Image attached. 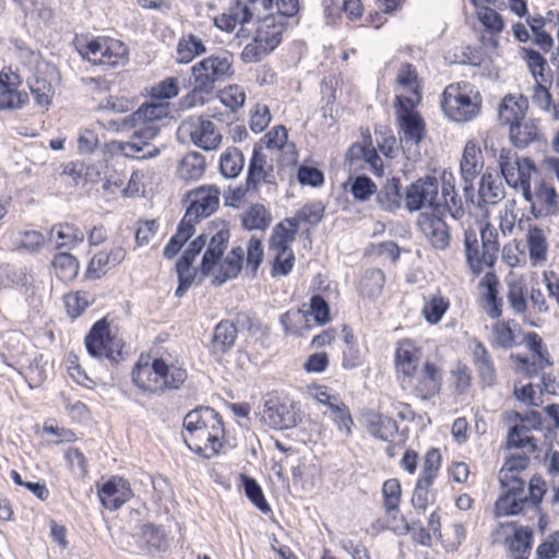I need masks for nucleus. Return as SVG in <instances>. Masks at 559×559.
Returning <instances> with one entry per match:
<instances>
[{
	"label": "nucleus",
	"instance_id": "1",
	"mask_svg": "<svg viewBox=\"0 0 559 559\" xmlns=\"http://www.w3.org/2000/svg\"><path fill=\"white\" fill-rule=\"evenodd\" d=\"M185 444L193 452L211 459L218 454L225 435L221 415L212 407H198L183 418Z\"/></svg>",
	"mask_w": 559,
	"mask_h": 559
},
{
	"label": "nucleus",
	"instance_id": "2",
	"mask_svg": "<svg viewBox=\"0 0 559 559\" xmlns=\"http://www.w3.org/2000/svg\"><path fill=\"white\" fill-rule=\"evenodd\" d=\"M234 56L228 50H221L190 68V76L185 87L189 92L182 99L186 107H194L205 103V96L211 95L216 84L225 82L234 75Z\"/></svg>",
	"mask_w": 559,
	"mask_h": 559
},
{
	"label": "nucleus",
	"instance_id": "3",
	"mask_svg": "<svg viewBox=\"0 0 559 559\" xmlns=\"http://www.w3.org/2000/svg\"><path fill=\"white\" fill-rule=\"evenodd\" d=\"M483 97L469 82L449 84L443 93L441 108L444 115L455 122H468L475 119L481 108Z\"/></svg>",
	"mask_w": 559,
	"mask_h": 559
},
{
	"label": "nucleus",
	"instance_id": "4",
	"mask_svg": "<svg viewBox=\"0 0 559 559\" xmlns=\"http://www.w3.org/2000/svg\"><path fill=\"white\" fill-rule=\"evenodd\" d=\"M504 489L495 503L493 514L496 518L516 515L532 507L537 508L546 492L544 479L534 475L528 484V491L525 486L513 484H500Z\"/></svg>",
	"mask_w": 559,
	"mask_h": 559
},
{
	"label": "nucleus",
	"instance_id": "5",
	"mask_svg": "<svg viewBox=\"0 0 559 559\" xmlns=\"http://www.w3.org/2000/svg\"><path fill=\"white\" fill-rule=\"evenodd\" d=\"M480 239L481 250L479 249L476 230H465L464 247L466 263L475 276L483 272L484 266L491 267L495 264L499 251L498 233L490 224L487 223L480 228Z\"/></svg>",
	"mask_w": 559,
	"mask_h": 559
},
{
	"label": "nucleus",
	"instance_id": "6",
	"mask_svg": "<svg viewBox=\"0 0 559 559\" xmlns=\"http://www.w3.org/2000/svg\"><path fill=\"white\" fill-rule=\"evenodd\" d=\"M498 167L506 183L528 195L533 175L537 174L535 163L528 157H520L512 147H501L498 155Z\"/></svg>",
	"mask_w": 559,
	"mask_h": 559
},
{
	"label": "nucleus",
	"instance_id": "7",
	"mask_svg": "<svg viewBox=\"0 0 559 559\" xmlns=\"http://www.w3.org/2000/svg\"><path fill=\"white\" fill-rule=\"evenodd\" d=\"M261 423L276 430L296 427L302 419L299 406L288 396L270 394L259 409Z\"/></svg>",
	"mask_w": 559,
	"mask_h": 559
},
{
	"label": "nucleus",
	"instance_id": "8",
	"mask_svg": "<svg viewBox=\"0 0 559 559\" xmlns=\"http://www.w3.org/2000/svg\"><path fill=\"white\" fill-rule=\"evenodd\" d=\"M87 353L95 358H106L111 364L117 365L124 359L122 352L123 342L121 338L112 335L109 323L106 319L97 321L84 340Z\"/></svg>",
	"mask_w": 559,
	"mask_h": 559
},
{
	"label": "nucleus",
	"instance_id": "9",
	"mask_svg": "<svg viewBox=\"0 0 559 559\" xmlns=\"http://www.w3.org/2000/svg\"><path fill=\"white\" fill-rule=\"evenodd\" d=\"M169 114L167 102L145 103L134 112L126 116L121 126L123 128H139L145 139H155L160 131L159 121Z\"/></svg>",
	"mask_w": 559,
	"mask_h": 559
},
{
	"label": "nucleus",
	"instance_id": "10",
	"mask_svg": "<svg viewBox=\"0 0 559 559\" xmlns=\"http://www.w3.org/2000/svg\"><path fill=\"white\" fill-rule=\"evenodd\" d=\"M443 371L431 361H425L420 369L404 380L401 385L409 389L412 393L423 401H428L439 394L442 386Z\"/></svg>",
	"mask_w": 559,
	"mask_h": 559
},
{
	"label": "nucleus",
	"instance_id": "11",
	"mask_svg": "<svg viewBox=\"0 0 559 559\" xmlns=\"http://www.w3.org/2000/svg\"><path fill=\"white\" fill-rule=\"evenodd\" d=\"M83 59L93 64L117 67L127 60L128 49L119 40L111 38H96L79 49Z\"/></svg>",
	"mask_w": 559,
	"mask_h": 559
},
{
	"label": "nucleus",
	"instance_id": "12",
	"mask_svg": "<svg viewBox=\"0 0 559 559\" xmlns=\"http://www.w3.org/2000/svg\"><path fill=\"white\" fill-rule=\"evenodd\" d=\"M492 544H503L513 557L526 556L531 552L533 530L528 526H516L514 522L499 523L491 533Z\"/></svg>",
	"mask_w": 559,
	"mask_h": 559
},
{
	"label": "nucleus",
	"instance_id": "13",
	"mask_svg": "<svg viewBox=\"0 0 559 559\" xmlns=\"http://www.w3.org/2000/svg\"><path fill=\"white\" fill-rule=\"evenodd\" d=\"M404 201L405 207L409 212H417L423 209L439 211L440 195L438 179L432 176L419 178L407 187Z\"/></svg>",
	"mask_w": 559,
	"mask_h": 559
},
{
	"label": "nucleus",
	"instance_id": "14",
	"mask_svg": "<svg viewBox=\"0 0 559 559\" xmlns=\"http://www.w3.org/2000/svg\"><path fill=\"white\" fill-rule=\"evenodd\" d=\"M179 132L204 151L216 150L222 143V134L216 126L207 119L189 118L181 123Z\"/></svg>",
	"mask_w": 559,
	"mask_h": 559
},
{
	"label": "nucleus",
	"instance_id": "15",
	"mask_svg": "<svg viewBox=\"0 0 559 559\" xmlns=\"http://www.w3.org/2000/svg\"><path fill=\"white\" fill-rule=\"evenodd\" d=\"M484 166L483 155L480 147L474 141H468L465 144L462 158L460 162L461 175L464 180V197L466 203L474 204V187L473 181L479 175Z\"/></svg>",
	"mask_w": 559,
	"mask_h": 559
},
{
	"label": "nucleus",
	"instance_id": "16",
	"mask_svg": "<svg viewBox=\"0 0 559 559\" xmlns=\"http://www.w3.org/2000/svg\"><path fill=\"white\" fill-rule=\"evenodd\" d=\"M190 205L185 217L197 224L201 218L213 214L219 204V190L216 187H200L189 193Z\"/></svg>",
	"mask_w": 559,
	"mask_h": 559
},
{
	"label": "nucleus",
	"instance_id": "17",
	"mask_svg": "<svg viewBox=\"0 0 559 559\" xmlns=\"http://www.w3.org/2000/svg\"><path fill=\"white\" fill-rule=\"evenodd\" d=\"M152 140L153 139H145L141 129L134 128L130 141H112L110 143V150L120 153L127 158L150 159L158 156L160 153L159 147L151 143Z\"/></svg>",
	"mask_w": 559,
	"mask_h": 559
},
{
	"label": "nucleus",
	"instance_id": "18",
	"mask_svg": "<svg viewBox=\"0 0 559 559\" xmlns=\"http://www.w3.org/2000/svg\"><path fill=\"white\" fill-rule=\"evenodd\" d=\"M272 158L261 147H254L247 175V191L258 192L260 183H275Z\"/></svg>",
	"mask_w": 559,
	"mask_h": 559
},
{
	"label": "nucleus",
	"instance_id": "19",
	"mask_svg": "<svg viewBox=\"0 0 559 559\" xmlns=\"http://www.w3.org/2000/svg\"><path fill=\"white\" fill-rule=\"evenodd\" d=\"M523 198L530 202L531 212L535 217L556 215L559 212L558 194L554 187L540 182L533 193L528 188V195Z\"/></svg>",
	"mask_w": 559,
	"mask_h": 559
},
{
	"label": "nucleus",
	"instance_id": "20",
	"mask_svg": "<svg viewBox=\"0 0 559 559\" xmlns=\"http://www.w3.org/2000/svg\"><path fill=\"white\" fill-rule=\"evenodd\" d=\"M421 355V348L414 341L404 338L397 342L394 362L401 381L412 376L418 369Z\"/></svg>",
	"mask_w": 559,
	"mask_h": 559
},
{
	"label": "nucleus",
	"instance_id": "21",
	"mask_svg": "<svg viewBox=\"0 0 559 559\" xmlns=\"http://www.w3.org/2000/svg\"><path fill=\"white\" fill-rule=\"evenodd\" d=\"M20 75L11 70L0 72V110L19 109L28 102L25 92L17 91Z\"/></svg>",
	"mask_w": 559,
	"mask_h": 559
},
{
	"label": "nucleus",
	"instance_id": "22",
	"mask_svg": "<svg viewBox=\"0 0 559 559\" xmlns=\"http://www.w3.org/2000/svg\"><path fill=\"white\" fill-rule=\"evenodd\" d=\"M204 234L210 235L207 248L202 257L201 272L210 274L214 266L221 261L229 241V230L226 228L210 227Z\"/></svg>",
	"mask_w": 559,
	"mask_h": 559
},
{
	"label": "nucleus",
	"instance_id": "23",
	"mask_svg": "<svg viewBox=\"0 0 559 559\" xmlns=\"http://www.w3.org/2000/svg\"><path fill=\"white\" fill-rule=\"evenodd\" d=\"M133 496L128 480L112 477L98 489L102 504L109 510H118Z\"/></svg>",
	"mask_w": 559,
	"mask_h": 559
},
{
	"label": "nucleus",
	"instance_id": "24",
	"mask_svg": "<svg viewBox=\"0 0 559 559\" xmlns=\"http://www.w3.org/2000/svg\"><path fill=\"white\" fill-rule=\"evenodd\" d=\"M155 369L158 384L156 394L180 389L188 378L185 368L175 364H167L163 358H157Z\"/></svg>",
	"mask_w": 559,
	"mask_h": 559
},
{
	"label": "nucleus",
	"instance_id": "25",
	"mask_svg": "<svg viewBox=\"0 0 559 559\" xmlns=\"http://www.w3.org/2000/svg\"><path fill=\"white\" fill-rule=\"evenodd\" d=\"M399 134L404 147L418 145L425 136L426 123L418 112H406L397 117Z\"/></svg>",
	"mask_w": 559,
	"mask_h": 559
},
{
	"label": "nucleus",
	"instance_id": "26",
	"mask_svg": "<svg viewBox=\"0 0 559 559\" xmlns=\"http://www.w3.org/2000/svg\"><path fill=\"white\" fill-rule=\"evenodd\" d=\"M285 27L286 23L283 17L270 14L259 21L254 36L259 43H263L271 50H274L282 41Z\"/></svg>",
	"mask_w": 559,
	"mask_h": 559
},
{
	"label": "nucleus",
	"instance_id": "27",
	"mask_svg": "<svg viewBox=\"0 0 559 559\" xmlns=\"http://www.w3.org/2000/svg\"><path fill=\"white\" fill-rule=\"evenodd\" d=\"M528 108V99L523 96L507 95L499 105L498 117L501 124L509 128L525 119Z\"/></svg>",
	"mask_w": 559,
	"mask_h": 559
},
{
	"label": "nucleus",
	"instance_id": "28",
	"mask_svg": "<svg viewBox=\"0 0 559 559\" xmlns=\"http://www.w3.org/2000/svg\"><path fill=\"white\" fill-rule=\"evenodd\" d=\"M509 139L519 150L526 148L531 144L544 142L543 133L537 123L532 119H524L509 129Z\"/></svg>",
	"mask_w": 559,
	"mask_h": 559
},
{
	"label": "nucleus",
	"instance_id": "29",
	"mask_svg": "<svg viewBox=\"0 0 559 559\" xmlns=\"http://www.w3.org/2000/svg\"><path fill=\"white\" fill-rule=\"evenodd\" d=\"M127 252L122 247H115L110 251L96 253L87 267L90 277L99 278L108 270L117 266L126 259Z\"/></svg>",
	"mask_w": 559,
	"mask_h": 559
},
{
	"label": "nucleus",
	"instance_id": "30",
	"mask_svg": "<svg viewBox=\"0 0 559 559\" xmlns=\"http://www.w3.org/2000/svg\"><path fill=\"white\" fill-rule=\"evenodd\" d=\"M471 202L465 201L468 206ZM444 207L450 215L459 219L464 214V202L459 195L454 187V178L452 174L443 173L442 175V192L440 195V209Z\"/></svg>",
	"mask_w": 559,
	"mask_h": 559
},
{
	"label": "nucleus",
	"instance_id": "31",
	"mask_svg": "<svg viewBox=\"0 0 559 559\" xmlns=\"http://www.w3.org/2000/svg\"><path fill=\"white\" fill-rule=\"evenodd\" d=\"M237 328L228 320H222L214 328L210 350L213 355H225L235 345Z\"/></svg>",
	"mask_w": 559,
	"mask_h": 559
},
{
	"label": "nucleus",
	"instance_id": "32",
	"mask_svg": "<svg viewBox=\"0 0 559 559\" xmlns=\"http://www.w3.org/2000/svg\"><path fill=\"white\" fill-rule=\"evenodd\" d=\"M506 197L504 186L499 175L484 174L478 189V206L484 204H498Z\"/></svg>",
	"mask_w": 559,
	"mask_h": 559
},
{
	"label": "nucleus",
	"instance_id": "33",
	"mask_svg": "<svg viewBox=\"0 0 559 559\" xmlns=\"http://www.w3.org/2000/svg\"><path fill=\"white\" fill-rule=\"evenodd\" d=\"M473 360L480 380L487 385H493L496 369L486 346L477 338L471 340Z\"/></svg>",
	"mask_w": 559,
	"mask_h": 559
},
{
	"label": "nucleus",
	"instance_id": "34",
	"mask_svg": "<svg viewBox=\"0 0 559 559\" xmlns=\"http://www.w3.org/2000/svg\"><path fill=\"white\" fill-rule=\"evenodd\" d=\"M205 52L206 46L203 40L197 35L189 33L178 39L175 61L179 64H188Z\"/></svg>",
	"mask_w": 559,
	"mask_h": 559
},
{
	"label": "nucleus",
	"instance_id": "35",
	"mask_svg": "<svg viewBox=\"0 0 559 559\" xmlns=\"http://www.w3.org/2000/svg\"><path fill=\"white\" fill-rule=\"evenodd\" d=\"M421 226L435 249L444 250L449 247L451 240L450 228L442 218L438 216L427 217Z\"/></svg>",
	"mask_w": 559,
	"mask_h": 559
},
{
	"label": "nucleus",
	"instance_id": "36",
	"mask_svg": "<svg viewBox=\"0 0 559 559\" xmlns=\"http://www.w3.org/2000/svg\"><path fill=\"white\" fill-rule=\"evenodd\" d=\"M366 426L371 436L382 441H392L399 431L394 419L374 412L367 414Z\"/></svg>",
	"mask_w": 559,
	"mask_h": 559
},
{
	"label": "nucleus",
	"instance_id": "37",
	"mask_svg": "<svg viewBox=\"0 0 559 559\" xmlns=\"http://www.w3.org/2000/svg\"><path fill=\"white\" fill-rule=\"evenodd\" d=\"M480 286L486 288V294L484 295V299L486 301L485 310L487 314L492 319H498L502 314V298L498 297V285L499 280L497 275L492 272L486 273V275L480 281Z\"/></svg>",
	"mask_w": 559,
	"mask_h": 559
},
{
	"label": "nucleus",
	"instance_id": "38",
	"mask_svg": "<svg viewBox=\"0 0 559 559\" xmlns=\"http://www.w3.org/2000/svg\"><path fill=\"white\" fill-rule=\"evenodd\" d=\"M84 233L71 224L53 225L49 233V240L56 241L58 249L73 248L84 240Z\"/></svg>",
	"mask_w": 559,
	"mask_h": 559
},
{
	"label": "nucleus",
	"instance_id": "39",
	"mask_svg": "<svg viewBox=\"0 0 559 559\" xmlns=\"http://www.w3.org/2000/svg\"><path fill=\"white\" fill-rule=\"evenodd\" d=\"M530 463V456L526 454L511 455L506 460L499 472L500 484H513L525 486V481L519 477V473L524 471Z\"/></svg>",
	"mask_w": 559,
	"mask_h": 559
},
{
	"label": "nucleus",
	"instance_id": "40",
	"mask_svg": "<svg viewBox=\"0 0 559 559\" xmlns=\"http://www.w3.org/2000/svg\"><path fill=\"white\" fill-rule=\"evenodd\" d=\"M156 365L157 358L152 364L139 361L132 370L133 383L144 392L156 393L157 391Z\"/></svg>",
	"mask_w": 559,
	"mask_h": 559
},
{
	"label": "nucleus",
	"instance_id": "41",
	"mask_svg": "<svg viewBox=\"0 0 559 559\" xmlns=\"http://www.w3.org/2000/svg\"><path fill=\"white\" fill-rule=\"evenodd\" d=\"M521 53L535 81L552 82L551 70L546 59L538 51L524 47L521 49Z\"/></svg>",
	"mask_w": 559,
	"mask_h": 559
},
{
	"label": "nucleus",
	"instance_id": "42",
	"mask_svg": "<svg viewBox=\"0 0 559 559\" xmlns=\"http://www.w3.org/2000/svg\"><path fill=\"white\" fill-rule=\"evenodd\" d=\"M527 247L531 262L536 265L547 259L548 243L545 233L538 226H530L527 235Z\"/></svg>",
	"mask_w": 559,
	"mask_h": 559
},
{
	"label": "nucleus",
	"instance_id": "43",
	"mask_svg": "<svg viewBox=\"0 0 559 559\" xmlns=\"http://www.w3.org/2000/svg\"><path fill=\"white\" fill-rule=\"evenodd\" d=\"M243 258V250L240 247L233 248L230 253L219 263L218 273L214 282L217 285L224 284L227 280L236 277L240 270Z\"/></svg>",
	"mask_w": 559,
	"mask_h": 559
},
{
	"label": "nucleus",
	"instance_id": "44",
	"mask_svg": "<svg viewBox=\"0 0 559 559\" xmlns=\"http://www.w3.org/2000/svg\"><path fill=\"white\" fill-rule=\"evenodd\" d=\"M324 216V206L321 202H312L305 204L298 210L293 217L286 218V223L290 226H297L301 223L317 226Z\"/></svg>",
	"mask_w": 559,
	"mask_h": 559
},
{
	"label": "nucleus",
	"instance_id": "45",
	"mask_svg": "<svg viewBox=\"0 0 559 559\" xmlns=\"http://www.w3.org/2000/svg\"><path fill=\"white\" fill-rule=\"evenodd\" d=\"M205 171L204 157L195 152L188 153L180 162L178 175L182 180L191 181L200 179Z\"/></svg>",
	"mask_w": 559,
	"mask_h": 559
},
{
	"label": "nucleus",
	"instance_id": "46",
	"mask_svg": "<svg viewBox=\"0 0 559 559\" xmlns=\"http://www.w3.org/2000/svg\"><path fill=\"white\" fill-rule=\"evenodd\" d=\"M385 283V275L380 269L367 270L359 281L360 295L369 298L379 296Z\"/></svg>",
	"mask_w": 559,
	"mask_h": 559
},
{
	"label": "nucleus",
	"instance_id": "47",
	"mask_svg": "<svg viewBox=\"0 0 559 559\" xmlns=\"http://www.w3.org/2000/svg\"><path fill=\"white\" fill-rule=\"evenodd\" d=\"M272 222L270 211L262 204H254L250 206L242 215V226L246 229L265 230Z\"/></svg>",
	"mask_w": 559,
	"mask_h": 559
},
{
	"label": "nucleus",
	"instance_id": "48",
	"mask_svg": "<svg viewBox=\"0 0 559 559\" xmlns=\"http://www.w3.org/2000/svg\"><path fill=\"white\" fill-rule=\"evenodd\" d=\"M507 449H524L528 448L531 453L535 452L536 444L531 436V428L525 424H518L510 428L506 442Z\"/></svg>",
	"mask_w": 559,
	"mask_h": 559
},
{
	"label": "nucleus",
	"instance_id": "49",
	"mask_svg": "<svg viewBox=\"0 0 559 559\" xmlns=\"http://www.w3.org/2000/svg\"><path fill=\"white\" fill-rule=\"evenodd\" d=\"M243 154L237 147H228L221 156L219 168L224 177L235 178L243 168Z\"/></svg>",
	"mask_w": 559,
	"mask_h": 559
},
{
	"label": "nucleus",
	"instance_id": "50",
	"mask_svg": "<svg viewBox=\"0 0 559 559\" xmlns=\"http://www.w3.org/2000/svg\"><path fill=\"white\" fill-rule=\"evenodd\" d=\"M377 193V203L385 211L393 212L401 206L402 194L399 180L392 179Z\"/></svg>",
	"mask_w": 559,
	"mask_h": 559
},
{
	"label": "nucleus",
	"instance_id": "51",
	"mask_svg": "<svg viewBox=\"0 0 559 559\" xmlns=\"http://www.w3.org/2000/svg\"><path fill=\"white\" fill-rule=\"evenodd\" d=\"M298 228L297 226H290L284 222L276 224L273 228L270 238V249L276 248H290V245L295 241Z\"/></svg>",
	"mask_w": 559,
	"mask_h": 559
},
{
	"label": "nucleus",
	"instance_id": "52",
	"mask_svg": "<svg viewBox=\"0 0 559 559\" xmlns=\"http://www.w3.org/2000/svg\"><path fill=\"white\" fill-rule=\"evenodd\" d=\"M507 300L515 314H523L527 310L526 287L520 281L508 283Z\"/></svg>",
	"mask_w": 559,
	"mask_h": 559
},
{
	"label": "nucleus",
	"instance_id": "53",
	"mask_svg": "<svg viewBox=\"0 0 559 559\" xmlns=\"http://www.w3.org/2000/svg\"><path fill=\"white\" fill-rule=\"evenodd\" d=\"M52 265L62 281H71L79 273V261L67 252L58 253L52 260Z\"/></svg>",
	"mask_w": 559,
	"mask_h": 559
},
{
	"label": "nucleus",
	"instance_id": "54",
	"mask_svg": "<svg viewBox=\"0 0 559 559\" xmlns=\"http://www.w3.org/2000/svg\"><path fill=\"white\" fill-rule=\"evenodd\" d=\"M449 306L448 299L440 295H435L425 304L423 316L430 324H437L441 321Z\"/></svg>",
	"mask_w": 559,
	"mask_h": 559
},
{
	"label": "nucleus",
	"instance_id": "55",
	"mask_svg": "<svg viewBox=\"0 0 559 559\" xmlns=\"http://www.w3.org/2000/svg\"><path fill=\"white\" fill-rule=\"evenodd\" d=\"M270 251L274 254L272 274L274 276L289 274L295 263L293 249L284 247L270 249Z\"/></svg>",
	"mask_w": 559,
	"mask_h": 559
},
{
	"label": "nucleus",
	"instance_id": "56",
	"mask_svg": "<svg viewBox=\"0 0 559 559\" xmlns=\"http://www.w3.org/2000/svg\"><path fill=\"white\" fill-rule=\"evenodd\" d=\"M383 504L388 514L399 511L401 485L395 478L388 479L382 485Z\"/></svg>",
	"mask_w": 559,
	"mask_h": 559
},
{
	"label": "nucleus",
	"instance_id": "57",
	"mask_svg": "<svg viewBox=\"0 0 559 559\" xmlns=\"http://www.w3.org/2000/svg\"><path fill=\"white\" fill-rule=\"evenodd\" d=\"M243 490L248 499L262 512L266 513L270 511V506L267 504L263 491L260 485L255 479L241 475Z\"/></svg>",
	"mask_w": 559,
	"mask_h": 559
},
{
	"label": "nucleus",
	"instance_id": "58",
	"mask_svg": "<svg viewBox=\"0 0 559 559\" xmlns=\"http://www.w3.org/2000/svg\"><path fill=\"white\" fill-rule=\"evenodd\" d=\"M518 360L520 362L519 368L521 371L525 372L527 377H534L546 367L552 365L549 352H544V354H539V356L533 355L531 359L518 357Z\"/></svg>",
	"mask_w": 559,
	"mask_h": 559
},
{
	"label": "nucleus",
	"instance_id": "59",
	"mask_svg": "<svg viewBox=\"0 0 559 559\" xmlns=\"http://www.w3.org/2000/svg\"><path fill=\"white\" fill-rule=\"evenodd\" d=\"M350 192L356 201L364 202L377 192V186L368 176L359 175L352 181Z\"/></svg>",
	"mask_w": 559,
	"mask_h": 559
},
{
	"label": "nucleus",
	"instance_id": "60",
	"mask_svg": "<svg viewBox=\"0 0 559 559\" xmlns=\"http://www.w3.org/2000/svg\"><path fill=\"white\" fill-rule=\"evenodd\" d=\"M221 102L231 111H237L245 105L246 93L243 87L234 84L225 87L219 94Z\"/></svg>",
	"mask_w": 559,
	"mask_h": 559
},
{
	"label": "nucleus",
	"instance_id": "61",
	"mask_svg": "<svg viewBox=\"0 0 559 559\" xmlns=\"http://www.w3.org/2000/svg\"><path fill=\"white\" fill-rule=\"evenodd\" d=\"M179 93L178 78H166L152 87L151 95L153 99L163 102L174 98Z\"/></svg>",
	"mask_w": 559,
	"mask_h": 559
},
{
	"label": "nucleus",
	"instance_id": "62",
	"mask_svg": "<svg viewBox=\"0 0 559 559\" xmlns=\"http://www.w3.org/2000/svg\"><path fill=\"white\" fill-rule=\"evenodd\" d=\"M477 16L483 26L493 33H501L504 27V22L502 16L491 8L486 5L478 8Z\"/></svg>",
	"mask_w": 559,
	"mask_h": 559
},
{
	"label": "nucleus",
	"instance_id": "63",
	"mask_svg": "<svg viewBox=\"0 0 559 559\" xmlns=\"http://www.w3.org/2000/svg\"><path fill=\"white\" fill-rule=\"evenodd\" d=\"M176 269L179 284L175 292V295L177 297H182L193 283L197 272L191 264L187 263L186 260L178 261L176 264Z\"/></svg>",
	"mask_w": 559,
	"mask_h": 559
},
{
	"label": "nucleus",
	"instance_id": "64",
	"mask_svg": "<svg viewBox=\"0 0 559 559\" xmlns=\"http://www.w3.org/2000/svg\"><path fill=\"white\" fill-rule=\"evenodd\" d=\"M559 554V531L551 533L536 549L542 559H555Z\"/></svg>",
	"mask_w": 559,
	"mask_h": 559
}]
</instances>
